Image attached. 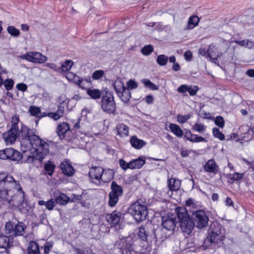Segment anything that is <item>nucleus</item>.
Segmentation results:
<instances>
[{
    "label": "nucleus",
    "instance_id": "e433bc0d",
    "mask_svg": "<svg viewBox=\"0 0 254 254\" xmlns=\"http://www.w3.org/2000/svg\"><path fill=\"white\" fill-rule=\"evenodd\" d=\"M169 128L171 131L177 137H182L183 135V131L178 125L175 124H170L169 125Z\"/></svg>",
    "mask_w": 254,
    "mask_h": 254
},
{
    "label": "nucleus",
    "instance_id": "0eeeda50",
    "mask_svg": "<svg viewBox=\"0 0 254 254\" xmlns=\"http://www.w3.org/2000/svg\"><path fill=\"white\" fill-rule=\"evenodd\" d=\"M30 129L25 126H22L21 128V146L23 149L24 155L27 156L30 159L31 156L27 155L26 153L28 152L31 153L32 150V140L29 134Z\"/></svg>",
    "mask_w": 254,
    "mask_h": 254
},
{
    "label": "nucleus",
    "instance_id": "de8ad7c7",
    "mask_svg": "<svg viewBox=\"0 0 254 254\" xmlns=\"http://www.w3.org/2000/svg\"><path fill=\"white\" fill-rule=\"evenodd\" d=\"M104 74V71L103 70H97L92 73V78L93 80H98L103 77Z\"/></svg>",
    "mask_w": 254,
    "mask_h": 254
},
{
    "label": "nucleus",
    "instance_id": "39448f33",
    "mask_svg": "<svg viewBox=\"0 0 254 254\" xmlns=\"http://www.w3.org/2000/svg\"><path fill=\"white\" fill-rule=\"evenodd\" d=\"M128 213L132 216L137 222H140L146 219L148 212L145 205L138 201L132 204L128 209Z\"/></svg>",
    "mask_w": 254,
    "mask_h": 254
},
{
    "label": "nucleus",
    "instance_id": "a19ab883",
    "mask_svg": "<svg viewBox=\"0 0 254 254\" xmlns=\"http://www.w3.org/2000/svg\"><path fill=\"white\" fill-rule=\"evenodd\" d=\"M239 129L240 130L245 129L247 131V132L244 134V135L243 136V138H247V139H251L252 138V133H253L254 132V128H251L248 126H241Z\"/></svg>",
    "mask_w": 254,
    "mask_h": 254
},
{
    "label": "nucleus",
    "instance_id": "680f3d73",
    "mask_svg": "<svg viewBox=\"0 0 254 254\" xmlns=\"http://www.w3.org/2000/svg\"><path fill=\"white\" fill-rule=\"evenodd\" d=\"M19 116H17V115H15L14 116H13L12 118V120H11L12 125H11V127H17V124L19 123Z\"/></svg>",
    "mask_w": 254,
    "mask_h": 254
},
{
    "label": "nucleus",
    "instance_id": "72a5a7b5",
    "mask_svg": "<svg viewBox=\"0 0 254 254\" xmlns=\"http://www.w3.org/2000/svg\"><path fill=\"white\" fill-rule=\"evenodd\" d=\"M114 178V173L112 170L108 169L105 170L102 177L101 181L104 183H108L110 182Z\"/></svg>",
    "mask_w": 254,
    "mask_h": 254
},
{
    "label": "nucleus",
    "instance_id": "9d476101",
    "mask_svg": "<svg viewBox=\"0 0 254 254\" xmlns=\"http://www.w3.org/2000/svg\"><path fill=\"white\" fill-rule=\"evenodd\" d=\"M192 218L194 226L199 229H202L208 225L209 218L204 211H195L192 214Z\"/></svg>",
    "mask_w": 254,
    "mask_h": 254
},
{
    "label": "nucleus",
    "instance_id": "a878e982",
    "mask_svg": "<svg viewBox=\"0 0 254 254\" xmlns=\"http://www.w3.org/2000/svg\"><path fill=\"white\" fill-rule=\"evenodd\" d=\"M181 182L178 179L171 178L168 180V187L172 191L178 190L181 187Z\"/></svg>",
    "mask_w": 254,
    "mask_h": 254
},
{
    "label": "nucleus",
    "instance_id": "f257e3e1",
    "mask_svg": "<svg viewBox=\"0 0 254 254\" xmlns=\"http://www.w3.org/2000/svg\"><path fill=\"white\" fill-rule=\"evenodd\" d=\"M18 181L15 180L12 176L0 173V197L8 202L10 196L13 194V190L17 187Z\"/></svg>",
    "mask_w": 254,
    "mask_h": 254
},
{
    "label": "nucleus",
    "instance_id": "4be33fe9",
    "mask_svg": "<svg viewBox=\"0 0 254 254\" xmlns=\"http://www.w3.org/2000/svg\"><path fill=\"white\" fill-rule=\"evenodd\" d=\"M104 93L105 92H102L98 89L88 88L86 90L87 94L90 96L91 99L95 100L100 99Z\"/></svg>",
    "mask_w": 254,
    "mask_h": 254
},
{
    "label": "nucleus",
    "instance_id": "3c124183",
    "mask_svg": "<svg viewBox=\"0 0 254 254\" xmlns=\"http://www.w3.org/2000/svg\"><path fill=\"white\" fill-rule=\"evenodd\" d=\"M206 127L203 124L196 123L192 126V129L199 132H202L205 130Z\"/></svg>",
    "mask_w": 254,
    "mask_h": 254
},
{
    "label": "nucleus",
    "instance_id": "c85d7f7f",
    "mask_svg": "<svg viewBox=\"0 0 254 254\" xmlns=\"http://www.w3.org/2000/svg\"><path fill=\"white\" fill-rule=\"evenodd\" d=\"M9 237V236H0V248H3L6 250V249L11 246L12 243L10 242Z\"/></svg>",
    "mask_w": 254,
    "mask_h": 254
},
{
    "label": "nucleus",
    "instance_id": "a211bd4d",
    "mask_svg": "<svg viewBox=\"0 0 254 254\" xmlns=\"http://www.w3.org/2000/svg\"><path fill=\"white\" fill-rule=\"evenodd\" d=\"M204 170L207 173L216 174L218 170L219 167L216 165L214 159L209 160L203 166Z\"/></svg>",
    "mask_w": 254,
    "mask_h": 254
},
{
    "label": "nucleus",
    "instance_id": "4d7b16f0",
    "mask_svg": "<svg viewBox=\"0 0 254 254\" xmlns=\"http://www.w3.org/2000/svg\"><path fill=\"white\" fill-rule=\"evenodd\" d=\"M215 124L219 127L223 128L224 126V120L222 117L219 116L216 117Z\"/></svg>",
    "mask_w": 254,
    "mask_h": 254
},
{
    "label": "nucleus",
    "instance_id": "c756f323",
    "mask_svg": "<svg viewBox=\"0 0 254 254\" xmlns=\"http://www.w3.org/2000/svg\"><path fill=\"white\" fill-rule=\"evenodd\" d=\"M117 95L122 101L124 103H127L131 98V93L127 88L124 89V91H121L120 93H118Z\"/></svg>",
    "mask_w": 254,
    "mask_h": 254
},
{
    "label": "nucleus",
    "instance_id": "cd10ccee",
    "mask_svg": "<svg viewBox=\"0 0 254 254\" xmlns=\"http://www.w3.org/2000/svg\"><path fill=\"white\" fill-rule=\"evenodd\" d=\"M118 134L121 137L127 136L128 135V127L124 124H121L118 125L116 127Z\"/></svg>",
    "mask_w": 254,
    "mask_h": 254
},
{
    "label": "nucleus",
    "instance_id": "9b49d317",
    "mask_svg": "<svg viewBox=\"0 0 254 254\" xmlns=\"http://www.w3.org/2000/svg\"><path fill=\"white\" fill-rule=\"evenodd\" d=\"M132 244V240L129 237L122 238L116 243L117 248L122 251V254H131L133 251Z\"/></svg>",
    "mask_w": 254,
    "mask_h": 254
},
{
    "label": "nucleus",
    "instance_id": "f8f14e48",
    "mask_svg": "<svg viewBox=\"0 0 254 254\" xmlns=\"http://www.w3.org/2000/svg\"><path fill=\"white\" fill-rule=\"evenodd\" d=\"M13 193H14V195H12L11 194L8 203L14 206L18 207L22 204L24 199V192L22 191L18 182L17 187L14 188Z\"/></svg>",
    "mask_w": 254,
    "mask_h": 254
},
{
    "label": "nucleus",
    "instance_id": "5701e85b",
    "mask_svg": "<svg viewBox=\"0 0 254 254\" xmlns=\"http://www.w3.org/2000/svg\"><path fill=\"white\" fill-rule=\"evenodd\" d=\"M57 129L58 136L63 139L65 137V134L69 130V126L65 123H61L58 126Z\"/></svg>",
    "mask_w": 254,
    "mask_h": 254
},
{
    "label": "nucleus",
    "instance_id": "6e6d98bb",
    "mask_svg": "<svg viewBox=\"0 0 254 254\" xmlns=\"http://www.w3.org/2000/svg\"><path fill=\"white\" fill-rule=\"evenodd\" d=\"M190 118V115L185 116L178 115L177 116V121L180 124H183L186 123Z\"/></svg>",
    "mask_w": 254,
    "mask_h": 254
},
{
    "label": "nucleus",
    "instance_id": "864d4df0",
    "mask_svg": "<svg viewBox=\"0 0 254 254\" xmlns=\"http://www.w3.org/2000/svg\"><path fill=\"white\" fill-rule=\"evenodd\" d=\"M127 89L130 90L134 89L137 88L138 84L134 80L130 79L127 82Z\"/></svg>",
    "mask_w": 254,
    "mask_h": 254
},
{
    "label": "nucleus",
    "instance_id": "4c0bfd02",
    "mask_svg": "<svg viewBox=\"0 0 254 254\" xmlns=\"http://www.w3.org/2000/svg\"><path fill=\"white\" fill-rule=\"evenodd\" d=\"M55 168V164L52 161L49 160L44 165L45 174L49 176H52Z\"/></svg>",
    "mask_w": 254,
    "mask_h": 254
},
{
    "label": "nucleus",
    "instance_id": "338daca9",
    "mask_svg": "<svg viewBox=\"0 0 254 254\" xmlns=\"http://www.w3.org/2000/svg\"><path fill=\"white\" fill-rule=\"evenodd\" d=\"M188 90V86L186 85H182L178 88V91L180 93H185Z\"/></svg>",
    "mask_w": 254,
    "mask_h": 254
},
{
    "label": "nucleus",
    "instance_id": "ddd939ff",
    "mask_svg": "<svg viewBox=\"0 0 254 254\" xmlns=\"http://www.w3.org/2000/svg\"><path fill=\"white\" fill-rule=\"evenodd\" d=\"M162 227L173 234L177 224L175 217L172 215L164 216L162 217Z\"/></svg>",
    "mask_w": 254,
    "mask_h": 254
},
{
    "label": "nucleus",
    "instance_id": "052dcab7",
    "mask_svg": "<svg viewBox=\"0 0 254 254\" xmlns=\"http://www.w3.org/2000/svg\"><path fill=\"white\" fill-rule=\"evenodd\" d=\"M198 90V88L197 86H194L193 87H189L188 86V90L189 94L191 96L195 95L197 91Z\"/></svg>",
    "mask_w": 254,
    "mask_h": 254
},
{
    "label": "nucleus",
    "instance_id": "2f4dec72",
    "mask_svg": "<svg viewBox=\"0 0 254 254\" xmlns=\"http://www.w3.org/2000/svg\"><path fill=\"white\" fill-rule=\"evenodd\" d=\"M113 86L117 94L120 93L121 91H124V89L127 88L120 78H118L115 81Z\"/></svg>",
    "mask_w": 254,
    "mask_h": 254
},
{
    "label": "nucleus",
    "instance_id": "603ef678",
    "mask_svg": "<svg viewBox=\"0 0 254 254\" xmlns=\"http://www.w3.org/2000/svg\"><path fill=\"white\" fill-rule=\"evenodd\" d=\"M190 141L192 142H206L207 140L200 136H198V135L193 134L191 139H190Z\"/></svg>",
    "mask_w": 254,
    "mask_h": 254
},
{
    "label": "nucleus",
    "instance_id": "dca6fc26",
    "mask_svg": "<svg viewBox=\"0 0 254 254\" xmlns=\"http://www.w3.org/2000/svg\"><path fill=\"white\" fill-rule=\"evenodd\" d=\"M121 213L118 211H114L111 214L106 216V219L111 226L117 225L120 221Z\"/></svg>",
    "mask_w": 254,
    "mask_h": 254
},
{
    "label": "nucleus",
    "instance_id": "aec40b11",
    "mask_svg": "<svg viewBox=\"0 0 254 254\" xmlns=\"http://www.w3.org/2000/svg\"><path fill=\"white\" fill-rule=\"evenodd\" d=\"M169 233L170 232L167 231L166 229L162 227L161 228H158L153 232V234L155 238L164 241L172 235L171 233Z\"/></svg>",
    "mask_w": 254,
    "mask_h": 254
},
{
    "label": "nucleus",
    "instance_id": "ea45409f",
    "mask_svg": "<svg viewBox=\"0 0 254 254\" xmlns=\"http://www.w3.org/2000/svg\"><path fill=\"white\" fill-rule=\"evenodd\" d=\"M15 224L10 222H7L5 226V233L8 235L9 237H13V232Z\"/></svg>",
    "mask_w": 254,
    "mask_h": 254
},
{
    "label": "nucleus",
    "instance_id": "6e6552de",
    "mask_svg": "<svg viewBox=\"0 0 254 254\" xmlns=\"http://www.w3.org/2000/svg\"><path fill=\"white\" fill-rule=\"evenodd\" d=\"M123 194V187L115 181H113L111 185V191L109 193L108 205L111 207H114Z\"/></svg>",
    "mask_w": 254,
    "mask_h": 254
},
{
    "label": "nucleus",
    "instance_id": "49530a36",
    "mask_svg": "<svg viewBox=\"0 0 254 254\" xmlns=\"http://www.w3.org/2000/svg\"><path fill=\"white\" fill-rule=\"evenodd\" d=\"M212 132L213 135L215 137L219 139L220 140H223L225 139L224 134L219 130V128L217 127L213 128Z\"/></svg>",
    "mask_w": 254,
    "mask_h": 254
},
{
    "label": "nucleus",
    "instance_id": "a18cd8bd",
    "mask_svg": "<svg viewBox=\"0 0 254 254\" xmlns=\"http://www.w3.org/2000/svg\"><path fill=\"white\" fill-rule=\"evenodd\" d=\"M33 116H36L39 118L47 116V114L45 112H41L40 108L33 106L32 109Z\"/></svg>",
    "mask_w": 254,
    "mask_h": 254
},
{
    "label": "nucleus",
    "instance_id": "4468645a",
    "mask_svg": "<svg viewBox=\"0 0 254 254\" xmlns=\"http://www.w3.org/2000/svg\"><path fill=\"white\" fill-rule=\"evenodd\" d=\"M104 169L101 167H92L89 172L91 181L95 183H100Z\"/></svg>",
    "mask_w": 254,
    "mask_h": 254
},
{
    "label": "nucleus",
    "instance_id": "6ab92c4d",
    "mask_svg": "<svg viewBox=\"0 0 254 254\" xmlns=\"http://www.w3.org/2000/svg\"><path fill=\"white\" fill-rule=\"evenodd\" d=\"M66 77L67 79L72 82H73L75 84L77 85L79 87L83 88V86L82 85L81 83L83 81L82 78L79 77L77 75L74 74L71 72H68L66 74Z\"/></svg>",
    "mask_w": 254,
    "mask_h": 254
},
{
    "label": "nucleus",
    "instance_id": "774afa93",
    "mask_svg": "<svg viewBox=\"0 0 254 254\" xmlns=\"http://www.w3.org/2000/svg\"><path fill=\"white\" fill-rule=\"evenodd\" d=\"M47 116L51 117V118L54 119L55 120H57L61 118V116L57 113H49L47 114Z\"/></svg>",
    "mask_w": 254,
    "mask_h": 254
},
{
    "label": "nucleus",
    "instance_id": "1a4fd4ad",
    "mask_svg": "<svg viewBox=\"0 0 254 254\" xmlns=\"http://www.w3.org/2000/svg\"><path fill=\"white\" fill-rule=\"evenodd\" d=\"M23 156L17 150L12 148H6L0 150V158L13 161H20Z\"/></svg>",
    "mask_w": 254,
    "mask_h": 254
},
{
    "label": "nucleus",
    "instance_id": "09e8293b",
    "mask_svg": "<svg viewBox=\"0 0 254 254\" xmlns=\"http://www.w3.org/2000/svg\"><path fill=\"white\" fill-rule=\"evenodd\" d=\"M8 33L12 36L18 37L19 35L20 32L19 30L15 28L14 26H9L7 28Z\"/></svg>",
    "mask_w": 254,
    "mask_h": 254
},
{
    "label": "nucleus",
    "instance_id": "bf43d9fd",
    "mask_svg": "<svg viewBox=\"0 0 254 254\" xmlns=\"http://www.w3.org/2000/svg\"><path fill=\"white\" fill-rule=\"evenodd\" d=\"M54 200V199L51 198L46 201V207L47 209L49 210H52L53 209L54 206H55V201Z\"/></svg>",
    "mask_w": 254,
    "mask_h": 254
},
{
    "label": "nucleus",
    "instance_id": "0e129e2a",
    "mask_svg": "<svg viewBox=\"0 0 254 254\" xmlns=\"http://www.w3.org/2000/svg\"><path fill=\"white\" fill-rule=\"evenodd\" d=\"M192 53L190 51L188 50L185 53L184 58L187 61H190L192 59Z\"/></svg>",
    "mask_w": 254,
    "mask_h": 254
},
{
    "label": "nucleus",
    "instance_id": "423d86ee",
    "mask_svg": "<svg viewBox=\"0 0 254 254\" xmlns=\"http://www.w3.org/2000/svg\"><path fill=\"white\" fill-rule=\"evenodd\" d=\"M103 111L109 114H113L116 110V105L114 100V94L109 91H105L100 102Z\"/></svg>",
    "mask_w": 254,
    "mask_h": 254
},
{
    "label": "nucleus",
    "instance_id": "f03ea898",
    "mask_svg": "<svg viewBox=\"0 0 254 254\" xmlns=\"http://www.w3.org/2000/svg\"><path fill=\"white\" fill-rule=\"evenodd\" d=\"M33 160H37L41 162L49 152V144L33 132Z\"/></svg>",
    "mask_w": 254,
    "mask_h": 254
},
{
    "label": "nucleus",
    "instance_id": "bb28decb",
    "mask_svg": "<svg viewBox=\"0 0 254 254\" xmlns=\"http://www.w3.org/2000/svg\"><path fill=\"white\" fill-rule=\"evenodd\" d=\"M54 199L55 202L59 205H66L69 201V197L64 193H60L58 196L55 195Z\"/></svg>",
    "mask_w": 254,
    "mask_h": 254
},
{
    "label": "nucleus",
    "instance_id": "58836bf2",
    "mask_svg": "<svg viewBox=\"0 0 254 254\" xmlns=\"http://www.w3.org/2000/svg\"><path fill=\"white\" fill-rule=\"evenodd\" d=\"M73 62L71 60L65 61L61 65V67L57 66V71L60 69H62L63 71H66L69 70L72 65Z\"/></svg>",
    "mask_w": 254,
    "mask_h": 254
},
{
    "label": "nucleus",
    "instance_id": "13d9d810",
    "mask_svg": "<svg viewBox=\"0 0 254 254\" xmlns=\"http://www.w3.org/2000/svg\"><path fill=\"white\" fill-rule=\"evenodd\" d=\"M119 164L120 167L124 170H126L127 169H131L130 161L127 163L123 159H120Z\"/></svg>",
    "mask_w": 254,
    "mask_h": 254
},
{
    "label": "nucleus",
    "instance_id": "c03bdc74",
    "mask_svg": "<svg viewBox=\"0 0 254 254\" xmlns=\"http://www.w3.org/2000/svg\"><path fill=\"white\" fill-rule=\"evenodd\" d=\"M168 61V58L165 55H160L157 57L156 62L160 66L166 65Z\"/></svg>",
    "mask_w": 254,
    "mask_h": 254
},
{
    "label": "nucleus",
    "instance_id": "e2e57ef3",
    "mask_svg": "<svg viewBox=\"0 0 254 254\" xmlns=\"http://www.w3.org/2000/svg\"><path fill=\"white\" fill-rule=\"evenodd\" d=\"M83 194V193L82 194H72L71 195V202H75L76 200H80L82 199V195Z\"/></svg>",
    "mask_w": 254,
    "mask_h": 254
},
{
    "label": "nucleus",
    "instance_id": "7ed1b4c3",
    "mask_svg": "<svg viewBox=\"0 0 254 254\" xmlns=\"http://www.w3.org/2000/svg\"><path fill=\"white\" fill-rule=\"evenodd\" d=\"M223 229L222 226L216 222L212 223L208 230V236L205 240L204 245L205 247L209 248L211 245H216L219 242L224 239V235L223 233Z\"/></svg>",
    "mask_w": 254,
    "mask_h": 254
},
{
    "label": "nucleus",
    "instance_id": "b1692460",
    "mask_svg": "<svg viewBox=\"0 0 254 254\" xmlns=\"http://www.w3.org/2000/svg\"><path fill=\"white\" fill-rule=\"evenodd\" d=\"M129 142L131 146L136 149H140L146 144L144 140L138 138L136 136H132Z\"/></svg>",
    "mask_w": 254,
    "mask_h": 254
},
{
    "label": "nucleus",
    "instance_id": "f3484780",
    "mask_svg": "<svg viewBox=\"0 0 254 254\" xmlns=\"http://www.w3.org/2000/svg\"><path fill=\"white\" fill-rule=\"evenodd\" d=\"M60 169L62 173L68 177L72 176L74 172L73 167L67 161H64L61 164Z\"/></svg>",
    "mask_w": 254,
    "mask_h": 254
},
{
    "label": "nucleus",
    "instance_id": "473e14b6",
    "mask_svg": "<svg viewBox=\"0 0 254 254\" xmlns=\"http://www.w3.org/2000/svg\"><path fill=\"white\" fill-rule=\"evenodd\" d=\"M25 228V226L22 222H19L17 224H15L13 237L23 235Z\"/></svg>",
    "mask_w": 254,
    "mask_h": 254
},
{
    "label": "nucleus",
    "instance_id": "8fccbe9b",
    "mask_svg": "<svg viewBox=\"0 0 254 254\" xmlns=\"http://www.w3.org/2000/svg\"><path fill=\"white\" fill-rule=\"evenodd\" d=\"M153 51V47L151 45L145 46L141 49V53L145 56L150 55Z\"/></svg>",
    "mask_w": 254,
    "mask_h": 254
},
{
    "label": "nucleus",
    "instance_id": "69168bd1",
    "mask_svg": "<svg viewBox=\"0 0 254 254\" xmlns=\"http://www.w3.org/2000/svg\"><path fill=\"white\" fill-rule=\"evenodd\" d=\"M52 247V245L49 242H47L44 247V251L45 254H48L50 252V249Z\"/></svg>",
    "mask_w": 254,
    "mask_h": 254
},
{
    "label": "nucleus",
    "instance_id": "7c9ffc66",
    "mask_svg": "<svg viewBox=\"0 0 254 254\" xmlns=\"http://www.w3.org/2000/svg\"><path fill=\"white\" fill-rule=\"evenodd\" d=\"M214 49L213 47H209L208 49L205 48H201L199 49L198 54L202 56H207L211 59L215 60V56L212 54L210 53V51Z\"/></svg>",
    "mask_w": 254,
    "mask_h": 254
},
{
    "label": "nucleus",
    "instance_id": "5fc2aeb1",
    "mask_svg": "<svg viewBox=\"0 0 254 254\" xmlns=\"http://www.w3.org/2000/svg\"><path fill=\"white\" fill-rule=\"evenodd\" d=\"M3 84H4L6 90H10L12 89L13 86L14 81L11 79H7L3 81Z\"/></svg>",
    "mask_w": 254,
    "mask_h": 254
},
{
    "label": "nucleus",
    "instance_id": "c9c22d12",
    "mask_svg": "<svg viewBox=\"0 0 254 254\" xmlns=\"http://www.w3.org/2000/svg\"><path fill=\"white\" fill-rule=\"evenodd\" d=\"M32 59L33 63L41 64L44 63L46 61L47 58L40 53L33 52Z\"/></svg>",
    "mask_w": 254,
    "mask_h": 254
},
{
    "label": "nucleus",
    "instance_id": "393cba45",
    "mask_svg": "<svg viewBox=\"0 0 254 254\" xmlns=\"http://www.w3.org/2000/svg\"><path fill=\"white\" fill-rule=\"evenodd\" d=\"M146 158L145 157H139L136 159L130 161L131 169H140L145 163Z\"/></svg>",
    "mask_w": 254,
    "mask_h": 254
},
{
    "label": "nucleus",
    "instance_id": "79ce46f5",
    "mask_svg": "<svg viewBox=\"0 0 254 254\" xmlns=\"http://www.w3.org/2000/svg\"><path fill=\"white\" fill-rule=\"evenodd\" d=\"M142 82L146 88H148L152 90H157L158 89V86L155 85L149 79H143L142 80Z\"/></svg>",
    "mask_w": 254,
    "mask_h": 254
},
{
    "label": "nucleus",
    "instance_id": "20e7f679",
    "mask_svg": "<svg viewBox=\"0 0 254 254\" xmlns=\"http://www.w3.org/2000/svg\"><path fill=\"white\" fill-rule=\"evenodd\" d=\"M178 219L182 230L187 234H190L193 229V221L190 217L188 211L184 207L176 208Z\"/></svg>",
    "mask_w": 254,
    "mask_h": 254
},
{
    "label": "nucleus",
    "instance_id": "37998d69",
    "mask_svg": "<svg viewBox=\"0 0 254 254\" xmlns=\"http://www.w3.org/2000/svg\"><path fill=\"white\" fill-rule=\"evenodd\" d=\"M73 251L75 252L76 254H96L93 251L89 248L81 250L79 248L72 247Z\"/></svg>",
    "mask_w": 254,
    "mask_h": 254
},
{
    "label": "nucleus",
    "instance_id": "2eb2a0df",
    "mask_svg": "<svg viewBox=\"0 0 254 254\" xmlns=\"http://www.w3.org/2000/svg\"><path fill=\"white\" fill-rule=\"evenodd\" d=\"M19 133L18 127H11V128L3 134V137L6 144L14 143Z\"/></svg>",
    "mask_w": 254,
    "mask_h": 254
},
{
    "label": "nucleus",
    "instance_id": "412c9836",
    "mask_svg": "<svg viewBox=\"0 0 254 254\" xmlns=\"http://www.w3.org/2000/svg\"><path fill=\"white\" fill-rule=\"evenodd\" d=\"M137 235L138 238L143 242H147L151 236L149 234V231L145 226H141L138 228Z\"/></svg>",
    "mask_w": 254,
    "mask_h": 254
},
{
    "label": "nucleus",
    "instance_id": "f704fd0d",
    "mask_svg": "<svg viewBox=\"0 0 254 254\" xmlns=\"http://www.w3.org/2000/svg\"><path fill=\"white\" fill-rule=\"evenodd\" d=\"M199 18L196 15L191 16L188 22L187 29H192L197 26L199 23Z\"/></svg>",
    "mask_w": 254,
    "mask_h": 254
}]
</instances>
